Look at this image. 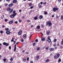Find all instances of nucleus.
Masks as SVG:
<instances>
[{
    "label": "nucleus",
    "mask_w": 63,
    "mask_h": 63,
    "mask_svg": "<svg viewBox=\"0 0 63 63\" xmlns=\"http://www.w3.org/2000/svg\"><path fill=\"white\" fill-rule=\"evenodd\" d=\"M13 23V21L12 20H11L9 21V24H12Z\"/></svg>",
    "instance_id": "nucleus-10"
},
{
    "label": "nucleus",
    "mask_w": 63,
    "mask_h": 63,
    "mask_svg": "<svg viewBox=\"0 0 63 63\" xmlns=\"http://www.w3.org/2000/svg\"><path fill=\"white\" fill-rule=\"evenodd\" d=\"M63 47L61 46L60 47V48H62Z\"/></svg>",
    "instance_id": "nucleus-59"
},
{
    "label": "nucleus",
    "mask_w": 63,
    "mask_h": 63,
    "mask_svg": "<svg viewBox=\"0 0 63 63\" xmlns=\"http://www.w3.org/2000/svg\"><path fill=\"white\" fill-rule=\"evenodd\" d=\"M9 29L8 28H7L6 29H5V30H6V31H8V30H9Z\"/></svg>",
    "instance_id": "nucleus-32"
},
{
    "label": "nucleus",
    "mask_w": 63,
    "mask_h": 63,
    "mask_svg": "<svg viewBox=\"0 0 63 63\" xmlns=\"http://www.w3.org/2000/svg\"><path fill=\"white\" fill-rule=\"evenodd\" d=\"M58 18V16H57L56 18Z\"/></svg>",
    "instance_id": "nucleus-54"
},
{
    "label": "nucleus",
    "mask_w": 63,
    "mask_h": 63,
    "mask_svg": "<svg viewBox=\"0 0 63 63\" xmlns=\"http://www.w3.org/2000/svg\"><path fill=\"white\" fill-rule=\"evenodd\" d=\"M46 25H48L49 27H50V26H51V25H52V24L50 22H47L46 23Z\"/></svg>",
    "instance_id": "nucleus-2"
},
{
    "label": "nucleus",
    "mask_w": 63,
    "mask_h": 63,
    "mask_svg": "<svg viewBox=\"0 0 63 63\" xmlns=\"http://www.w3.org/2000/svg\"><path fill=\"white\" fill-rule=\"evenodd\" d=\"M48 48L47 47L46 48V49H48Z\"/></svg>",
    "instance_id": "nucleus-64"
},
{
    "label": "nucleus",
    "mask_w": 63,
    "mask_h": 63,
    "mask_svg": "<svg viewBox=\"0 0 63 63\" xmlns=\"http://www.w3.org/2000/svg\"><path fill=\"white\" fill-rule=\"evenodd\" d=\"M41 39L42 41H45V38L43 37L41 38Z\"/></svg>",
    "instance_id": "nucleus-17"
},
{
    "label": "nucleus",
    "mask_w": 63,
    "mask_h": 63,
    "mask_svg": "<svg viewBox=\"0 0 63 63\" xmlns=\"http://www.w3.org/2000/svg\"><path fill=\"white\" fill-rule=\"evenodd\" d=\"M63 19V16H61V19L62 20Z\"/></svg>",
    "instance_id": "nucleus-28"
},
{
    "label": "nucleus",
    "mask_w": 63,
    "mask_h": 63,
    "mask_svg": "<svg viewBox=\"0 0 63 63\" xmlns=\"http://www.w3.org/2000/svg\"><path fill=\"white\" fill-rule=\"evenodd\" d=\"M13 9H11V10H10V13H12V12H13Z\"/></svg>",
    "instance_id": "nucleus-25"
},
{
    "label": "nucleus",
    "mask_w": 63,
    "mask_h": 63,
    "mask_svg": "<svg viewBox=\"0 0 63 63\" xmlns=\"http://www.w3.org/2000/svg\"><path fill=\"white\" fill-rule=\"evenodd\" d=\"M60 56V54H57L55 55L54 57V58L55 59H56V58H58Z\"/></svg>",
    "instance_id": "nucleus-3"
},
{
    "label": "nucleus",
    "mask_w": 63,
    "mask_h": 63,
    "mask_svg": "<svg viewBox=\"0 0 63 63\" xmlns=\"http://www.w3.org/2000/svg\"><path fill=\"white\" fill-rule=\"evenodd\" d=\"M40 49V47H38L37 48V50H39Z\"/></svg>",
    "instance_id": "nucleus-36"
},
{
    "label": "nucleus",
    "mask_w": 63,
    "mask_h": 63,
    "mask_svg": "<svg viewBox=\"0 0 63 63\" xmlns=\"http://www.w3.org/2000/svg\"><path fill=\"white\" fill-rule=\"evenodd\" d=\"M58 8H57L54 7L53 8V11L54 12H55L56 11H58Z\"/></svg>",
    "instance_id": "nucleus-4"
},
{
    "label": "nucleus",
    "mask_w": 63,
    "mask_h": 63,
    "mask_svg": "<svg viewBox=\"0 0 63 63\" xmlns=\"http://www.w3.org/2000/svg\"><path fill=\"white\" fill-rule=\"evenodd\" d=\"M36 44V43L35 42L33 44V46H35V44Z\"/></svg>",
    "instance_id": "nucleus-33"
},
{
    "label": "nucleus",
    "mask_w": 63,
    "mask_h": 63,
    "mask_svg": "<svg viewBox=\"0 0 63 63\" xmlns=\"http://www.w3.org/2000/svg\"><path fill=\"white\" fill-rule=\"evenodd\" d=\"M13 14L11 15L10 16L11 18H14L15 16L16 15V10H14L13 11Z\"/></svg>",
    "instance_id": "nucleus-1"
},
{
    "label": "nucleus",
    "mask_w": 63,
    "mask_h": 63,
    "mask_svg": "<svg viewBox=\"0 0 63 63\" xmlns=\"http://www.w3.org/2000/svg\"><path fill=\"white\" fill-rule=\"evenodd\" d=\"M22 21V20H19V22H21Z\"/></svg>",
    "instance_id": "nucleus-37"
},
{
    "label": "nucleus",
    "mask_w": 63,
    "mask_h": 63,
    "mask_svg": "<svg viewBox=\"0 0 63 63\" xmlns=\"http://www.w3.org/2000/svg\"><path fill=\"white\" fill-rule=\"evenodd\" d=\"M23 37L24 39H25L26 38V34L24 35L23 36Z\"/></svg>",
    "instance_id": "nucleus-8"
},
{
    "label": "nucleus",
    "mask_w": 63,
    "mask_h": 63,
    "mask_svg": "<svg viewBox=\"0 0 63 63\" xmlns=\"http://www.w3.org/2000/svg\"><path fill=\"white\" fill-rule=\"evenodd\" d=\"M61 45H63V39L62 40V41H61Z\"/></svg>",
    "instance_id": "nucleus-23"
},
{
    "label": "nucleus",
    "mask_w": 63,
    "mask_h": 63,
    "mask_svg": "<svg viewBox=\"0 0 63 63\" xmlns=\"http://www.w3.org/2000/svg\"><path fill=\"white\" fill-rule=\"evenodd\" d=\"M32 5V3H29V6H31Z\"/></svg>",
    "instance_id": "nucleus-27"
},
{
    "label": "nucleus",
    "mask_w": 63,
    "mask_h": 63,
    "mask_svg": "<svg viewBox=\"0 0 63 63\" xmlns=\"http://www.w3.org/2000/svg\"><path fill=\"white\" fill-rule=\"evenodd\" d=\"M31 36H32V35H30V37H28V38H29V40H30V38H31Z\"/></svg>",
    "instance_id": "nucleus-39"
},
{
    "label": "nucleus",
    "mask_w": 63,
    "mask_h": 63,
    "mask_svg": "<svg viewBox=\"0 0 63 63\" xmlns=\"http://www.w3.org/2000/svg\"><path fill=\"white\" fill-rule=\"evenodd\" d=\"M25 18V17L23 16L22 17V18H23V19H24V18Z\"/></svg>",
    "instance_id": "nucleus-46"
},
{
    "label": "nucleus",
    "mask_w": 63,
    "mask_h": 63,
    "mask_svg": "<svg viewBox=\"0 0 63 63\" xmlns=\"http://www.w3.org/2000/svg\"><path fill=\"white\" fill-rule=\"evenodd\" d=\"M23 61H25L26 60V59H23Z\"/></svg>",
    "instance_id": "nucleus-56"
},
{
    "label": "nucleus",
    "mask_w": 63,
    "mask_h": 63,
    "mask_svg": "<svg viewBox=\"0 0 63 63\" xmlns=\"http://www.w3.org/2000/svg\"><path fill=\"white\" fill-rule=\"evenodd\" d=\"M38 39H36L35 40V42H38Z\"/></svg>",
    "instance_id": "nucleus-45"
},
{
    "label": "nucleus",
    "mask_w": 63,
    "mask_h": 63,
    "mask_svg": "<svg viewBox=\"0 0 63 63\" xmlns=\"http://www.w3.org/2000/svg\"><path fill=\"white\" fill-rule=\"evenodd\" d=\"M3 31H0V33H1V34H2V33H3Z\"/></svg>",
    "instance_id": "nucleus-42"
},
{
    "label": "nucleus",
    "mask_w": 63,
    "mask_h": 63,
    "mask_svg": "<svg viewBox=\"0 0 63 63\" xmlns=\"http://www.w3.org/2000/svg\"><path fill=\"white\" fill-rule=\"evenodd\" d=\"M49 59H47V60H46L45 61V62L47 63V62H49Z\"/></svg>",
    "instance_id": "nucleus-19"
},
{
    "label": "nucleus",
    "mask_w": 63,
    "mask_h": 63,
    "mask_svg": "<svg viewBox=\"0 0 63 63\" xmlns=\"http://www.w3.org/2000/svg\"><path fill=\"white\" fill-rule=\"evenodd\" d=\"M46 33L47 35H49V31H46Z\"/></svg>",
    "instance_id": "nucleus-15"
},
{
    "label": "nucleus",
    "mask_w": 63,
    "mask_h": 63,
    "mask_svg": "<svg viewBox=\"0 0 63 63\" xmlns=\"http://www.w3.org/2000/svg\"><path fill=\"white\" fill-rule=\"evenodd\" d=\"M47 12H44V14L45 15H47Z\"/></svg>",
    "instance_id": "nucleus-35"
},
{
    "label": "nucleus",
    "mask_w": 63,
    "mask_h": 63,
    "mask_svg": "<svg viewBox=\"0 0 63 63\" xmlns=\"http://www.w3.org/2000/svg\"><path fill=\"white\" fill-rule=\"evenodd\" d=\"M39 58V56H37L36 57V60H38Z\"/></svg>",
    "instance_id": "nucleus-13"
},
{
    "label": "nucleus",
    "mask_w": 63,
    "mask_h": 63,
    "mask_svg": "<svg viewBox=\"0 0 63 63\" xmlns=\"http://www.w3.org/2000/svg\"><path fill=\"white\" fill-rule=\"evenodd\" d=\"M46 3H47V2H44L43 3V4L44 5L45 4H46Z\"/></svg>",
    "instance_id": "nucleus-51"
},
{
    "label": "nucleus",
    "mask_w": 63,
    "mask_h": 63,
    "mask_svg": "<svg viewBox=\"0 0 63 63\" xmlns=\"http://www.w3.org/2000/svg\"><path fill=\"white\" fill-rule=\"evenodd\" d=\"M56 41H57V39H54L53 41V42L55 43V42H56Z\"/></svg>",
    "instance_id": "nucleus-24"
},
{
    "label": "nucleus",
    "mask_w": 63,
    "mask_h": 63,
    "mask_svg": "<svg viewBox=\"0 0 63 63\" xmlns=\"http://www.w3.org/2000/svg\"><path fill=\"white\" fill-rule=\"evenodd\" d=\"M54 48H49V50L50 51H53V50H54Z\"/></svg>",
    "instance_id": "nucleus-9"
},
{
    "label": "nucleus",
    "mask_w": 63,
    "mask_h": 63,
    "mask_svg": "<svg viewBox=\"0 0 63 63\" xmlns=\"http://www.w3.org/2000/svg\"><path fill=\"white\" fill-rule=\"evenodd\" d=\"M30 62H31V63H33V61H31Z\"/></svg>",
    "instance_id": "nucleus-60"
},
{
    "label": "nucleus",
    "mask_w": 63,
    "mask_h": 63,
    "mask_svg": "<svg viewBox=\"0 0 63 63\" xmlns=\"http://www.w3.org/2000/svg\"><path fill=\"white\" fill-rule=\"evenodd\" d=\"M5 6H8V4H5Z\"/></svg>",
    "instance_id": "nucleus-43"
},
{
    "label": "nucleus",
    "mask_w": 63,
    "mask_h": 63,
    "mask_svg": "<svg viewBox=\"0 0 63 63\" xmlns=\"http://www.w3.org/2000/svg\"><path fill=\"white\" fill-rule=\"evenodd\" d=\"M13 5V3H11L9 4L8 6L9 7H12Z\"/></svg>",
    "instance_id": "nucleus-12"
},
{
    "label": "nucleus",
    "mask_w": 63,
    "mask_h": 63,
    "mask_svg": "<svg viewBox=\"0 0 63 63\" xmlns=\"http://www.w3.org/2000/svg\"><path fill=\"white\" fill-rule=\"evenodd\" d=\"M43 16L41 15L39 17V18H40V19H42V18H43Z\"/></svg>",
    "instance_id": "nucleus-16"
},
{
    "label": "nucleus",
    "mask_w": 63,
    "mask_h": 63,
    "mask_svg": "<svg viewBox=\"0 0 63 63\" xmlns=\"http://www.w3.org/2000/svg\"><path fill=\"white\" fill-rule=\"evenodd\" d=\"M6 33L7 35H9V34H10L11 33V32L9 31H7L6 32Z\"/></svg>",
    "instance_id": "nucleus-7"
},
{
    "label": "nucleus",
    "mask_w": 63,
    "mask_h": 63,
    "mask_svg": "<svg viewBox=\"0 0 63 63\" xmlns=\"http://www.w3.org/2000/svg\"><path fill=\"white\" fill-rule=\"evenodd\" d=\"M40 4H43V2H40Z\"/></svg>",
    "instance_id": "nucleus-57"
},
{
    "label": "nucleus",
    "mask_w": 63,
    "mask_h": 63,
    "mask_svg": "<svg viewBox=\"0 0 63 63\" xmlns=\"http://www.w3.org/2000/svg\"><path fill=\"white\" fill-rule=\"evenodd\" d=\"M9 49H11V46H9Z\"/></svg>",
    "instance_id": "nucleus-40"
},
{
    "label": "nucleus",
    "mask_w": 63,
    "mask_h": 63,
    "mask_svg": "<svg viewBox=\"0 0 63 63\" xmlns=\"http://www.w3.org/2000/svg\"><path fill=\"white\" fill-rule=\"evenodd\" d=\"M53 47H55L56 46V45L55 44H54L53 45Z\"/></svg>",
    "instance_id": "nucleus-58"
},
{
    "label": "nucleus",
    "mask_w": 63,
    "mask_h": 63,
    "mask_svg": "<svg viewBox=\"0 0 63 63\" xmlns=\"http://www.w3.org/2000/svg\"><path fill=\"white\" fill-rule=\"evenodd\" d=\"M10 61H12L13 60V58H11L10 59Z\"/></svg>",
    "instance_id": "nucleus-31"
},
{
    "label": "nucleus",
    "mask_w": 63,
    "mask_h": 63,
    "mask_svg": "<svg viewBox=\"0 0 63 63\" xmlns=\"http://www.w3.org/2000/svg\"><path fill=\"white\" fill-rule=\"evenodd\" d=\"M2 27L3 28H4L5 27V26L3 25L2 26Z\"/></svg>",
    "instance_id": "nucleus-53"
},
{
    "label": "nucleus",
    "mask_w": 63,
    "mask_h": 63,
    "mask_svg": "<svg viewBox=\"0 0 63 63\" xmlns=\"http://www.w3.org/2000/svg\"><path fill=\"white\" fill-rule=\"evenodd\" d=\"M10 10H11V8L10 7L8 8V9H7L8 11L9 12V11H10Z\"/></svg>",
    "instance_id": "nucleus-18"
},
{
    "label": "nucleus",
    "mask_w": 63,
    "mask_h": 63,
    "mask_svg": "<svg viewBox=\"0 0 63 63\" xmlns=\"http://www.w3.org/2000/svg\"><path fill=\"white\" fill-rule=\"evenodd\" d=\"M58 0V2H61V0Z\"/></svg>",
    "instance_id": "nucleus-48"
},
{
    "label": "nucleus",
    "mask_w": 63,
    "mask_h": 63,
    "mask_svg": "<svg viewBox=\"0 0 63 63\" xmlns=\"http://www.w3.org/2000/svg\"><path fill=\"white\" fill-rule=\"evenodd\" d=\"M41 25L42 26V28H43V27H44V25H43V24H42Z\"/></svg>",
    "instance_id": "nucleus-44"
},
{
    "label": "nucleus",
    "mask_w": 63,
    "mask_h": 63,
    "mask_svg": "<svg viewBox=\"0 0 63 63\" xmlns=\"http://www.w3.org/2000/svg\"><path fill=\"white\" fill-rule=\"evenodd\" d=\"M40 28V26H38L37 27V29H39Z\"/></svg>",
    "instance_id": "nucleus-22"
},
{
    "label": "nucleus",
    "mask_w": 63,
    "mask_h": 63,
    "mask_svg": "<svg viewBox=\"0 0 63 63\" xmlns=\"http://www.w3.org/2000/svg\"><path fill=\"white\" fill-rule=\"evenodd\" d=\"M29 58H27V61H28L29 60Z\"/></svg>",
    "instance_id": "nucleus-49"
},
{
    "label": "nucleus",
    "mask_w": 63,
    "mask_h": 63,
    "mask_svg": "<svg viewBox=\"0 0 63 63\" xmlns=\"http://www.w3.org/2000/svg\"><path fill=\"white\" fill-rule=\"evenodd\" d=\"M21 41L22 42H24V39H21Z\"/></svg>",
    "instance_id": "nucleus-30"
},
{
    "label": "nucleus",
    "mask_w": 63,
    "mask_h": 63,
    "mask_svg": "<svg viewBox=\"0 0 63 63\" xmlns=\"http://www.w3.org/2000/svg\"><path fill=\"white\" fill-rule=\"evenodd\" d=\"M14 40H13L12 39L11 40V42H14Z\"/></svg>",
    "instance_id": "nucleus-63"
},
{
    "label": "nucleus",
    "mask_w": 63,
    "mask_h": 63,
    "mask_svg": "<svg viewBox=\"0 0 63 63\" xmlns=\"http://www.w3.org/2000/svg\"><path fill=\"white\" fill-rule=\"evenodd\" d=\"M3 61H4V62H5V61H6V59H4L3 60Z\"/></svg>",
    "instance_id": "nucleus-34"
},
{
    "label": "nucleus",
    "mask_w": 63,
    "mask_h": 63,
    "mask_svg": "<svg viewBox=\"0 0 63 63\" xmlns=\"http://www.w3.org/2000/svg\"><path fill=\"white\" fill-rule=\"evenodd\" d=\"M3 44L4 46H5L6 47H8L9 46V44L8 43H6V42H3Z\"/></svg>",
    "instance_id": "nucleus-5"
},
{
    "label": "nucleus",
    "mask_w": 63,
    "mask_h": 63,
    "mask_svg": "<svg viewBox=\"0 0 63 63\" xmlns=\"http://www.w3.org/2000/svg\"><path fill=\"white\" fill-rule=\"evenodd\" d=\"M42 7V6L41 5H40V6H39V8H41Z\"/></svg>",
    "instance_id": "nucleus-55"
},
{
    "label": "nucleus",
    "mask_w": 63,
    "mask_h": 63,
    "mask_svg": "<svg viewBox=\"0 0 63 63\" xmlns=\"http://www.w3.org/2000/svg\"><path fill=\"white\" fill-rule=\"evenodd\" d=\"M5 22L7 21H8V19H5Z\"/></svg>",
    "instance_id": "nucleus-52"
},
{
    "label": "nucleus",
    "mask_w": 63,
    "mask_h": 63,
    "mask_svg": "<svg viewBox=\"0 0 63 63\" xmlns=\"http://www.w3.org/2000/svg\"><path fill=\"white\" fill-rule=\"evenodd\" d=\"M19 12H21V10H20L19 11Z\"/></svg>",
    "instance_id": "nucleus-61"
},
{
    "label": "nucleus",
    "mask_w": 63,
    "mask_h": 63,
    "mask_svg": "<svg viewBox=\"0 0 63 63\" xmlns=\"http://www.w3.org/2000/svg\"><path fill=\"white\" fill-rule=\"evenodd\" d=\"M34 8V6H31L30 7V9H32V8Z\"/></svg>",
    "instance_id": "nucleus-38"
},
{
    "label": "nucleus",
    "mask_w": 63,
    "mask_h": 63,
    "mask_svg": "<svg viewBox=\"0 0 63 63\" xmlns=\"http://www.w3.org/2000/svg\"><path fill=\"white\" fill-rule=\"evenodd\" d=\"M47 41H48V42H49V43H50V42H51V40H50V39H48Z\"/></svg>",
    "instance_id": "nucleus-26"
},
{
    "label": "nucleus",
    "mask_w": 63,
    "mask_h": 63,
    "mask_svg": "<svg viewBox=\"0 0 63 63\" xmlns=\"http://www.w3.org/2000/svg\"><path fill=\"white\" fill-rule=\"evenodd\" d=\"M15 23L16 24H17V21H16V22H15Z\"/></svg>",
    "instance_id": "nucleus-47"
},
{
    "label": "nucleus",
    "mask_w": 63,
    "mask_h": 63,
    "mask_svg": "<svg viewBox=\"0 0 63 63\" xmlns=\"http://www.w3.org/2000/svg\"><path fill=\"white\" fill-rule=\"evenodd\" d=\"M30 21V20H27V22H29Z\"/></svg>",
    "instance_id": "nucleus-41"
},
{
    "label": "nucleus",
    "mask_w": 63,
    "mask_h": 63,
    "mask_svg": "<svg viewBox=\"0 0 63 63\" xmlns=\"http://www.w3.org/2000/svg\"><path fill=\"white\" fill-rule=\"evenodd\" d=\"M22 31H20L18 32V34L19 35H20L21 34V33H22Z\"/></svg>",
    "instance_id": "nucleus-11"
},
{
    "label": "nucleus",
    "mask_w": 63,
    "mask_h": 63,
    "mask_svg": "<svg viewBox=\"0 0 63 63\" xmlns=\"http://www.w3.org/2000/svg\"><path fill=\"white\" fill-rule=\"evenodd\" d=\"M1 18L2 19H3V18H4V15L2 16H1Z\"/></svg>",
    "instance_id": "nucleus-29"
},
{
    "label": "nucleus",
    "mask_w": 63,
    "mask_h": 63,
    "mask_svg": "<svg viewBox=\"0 0 63 63\" xmlns=\"http://www.w3.org/2000/svg\"><path fill=\"white\" fill-rule=\"evenodd\" d=\"M34 19H35V20H37L38 19V17H35L34 18Z\"/></svg>",
    "instance_id": "nucleus-21"
},
{
    "label": "nucleus",
    "mask_w": 63,
    "mask_h": 63,
    "mask_svg": "<svg viewBox=\"0 0 63 63\" xmlns=\"http://www.w3.org/2000/svg\"><path fill=\"white\" fill-rule=\"evenodd\" d=\"M61 61V59H59L58 60V62H60Z\"/></svg>",
    "instance_id": "nucleus-20"
},
{
    "label": "nucleus",
    "mask_w": 63,
    "mask_h": 63,
    "mask_svg": "<svg viewBox=\"0 0 63 63\" xmlns=\"http://www.w3.org/2000/svg\"><path fill=\"white\" fill-rule=\"evenodd\" d=\"M31 27H33V25H31Z\"/></svg>",
    "instance_id": "nucleus-62"
},
{
    "label": "nucleus",
    "mask_w": 63,
    "mask_h": 63,
    "mask_svg": "<svg viewBox=\"0 0 63 63\" xmlns=\"http://www.w3.org/2000/svg\"><path fill=\"white\" fill-rule=\"evenodd\" d=\"M47 39H48V40L50 39V37H48Z\"/></svg>",
    "instance_id": "nucleus-50"
},
{
    "label": "nucleus",
    "mask_w": 63,
    "mask_h": 63,
    "mask_svg": "<svg viewBox=\"0 0 63 63\" xmlns=\"http://www.w3.org/2000/svg\"><path fill=\"white\" fill-rule=\"evenodd\" d=\"M16 44L15 46V47L14 49V51H16Z\"/></svg>",
    "instance_id": "nucleus-6"
},
{
    "label": "nucleus",
    "mask_w": 63,
    "mask_h": 63,
    "mask_svg": "<svg viewBox=\"0 0 63 63\" xmlns=\"http://www.w3.org/2000/svg\"><path fill=\"white\" fill-rule=\"evenodd\" d=\"M16 2H17L16 0H14L13 1V3H16Z\"/></svg>",
    "instance_id": "nucleus-14"
}]
</instances>
